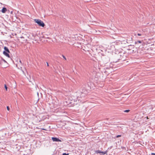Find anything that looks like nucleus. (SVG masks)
<instances>
[{
  "label": "nucleus",
  "mask_w": 155,
  "mask_h": 155,
  "mask_svg": "<svg viewBox=\"0 0 155 155\" xmlns=\"http://www.w3.org/2000/svg\"><path fill=\"white\" fill-rule=\"evenodd\" d=\"M34 21L37 23L40 26L44 27L45 26V24L43 22L39 19H35L34 20Z\"/></svg>",
  "instance_id": "obj_1"
},
{
  "label": "nucleus",
  "mask_w": 155,
  "mask_h": 155,
  "mask_svg": "<svg viewBox=\"0 0 155 155\" xmlns=\"http://www.w3.org/2000/svg\"><path fill=\"white\" fill-rule=\"evenodd\" d=\"M97 153H102L103 154H105L107 153L106 151L103 152L100 150H97L96 151Z\"/></svg>",
  "instance_id": "obj_4"
},
{
  "label": "nucleus",
  "mask_w": 155,
  "mask_h": 155,
  "mask_svg": "<svg viewBox=\"0 0 155 155\" xmlns=\"http://www.w3.org/2000/svg\"><path fill=\"white\" fill-rule=\"evenodd\" d=\"M151 154H152V155H155V153H151Z\"/></svg>",
  "instance_id": "obj_17"
},
{
  "label": "nucleus",
  "mask_w": 155,
  "mask_h": 155,
  "mask_svg": "<svg viewBox=\"0 0 155 155\" xmlns=\"http://www.w3.org/2000/svg\"><path fill=\"white\" fill-rule=\"evenodd\" d=\"M4 86H5V87L6 91H7V88H7V87L6 86V84H5Z\"/></svg>",
  "instance_id": "obj_9"
},
{
  "label": "nucleus",
  "mask_w": 155,
  "mask_h": 155,
  "mask_svg": "<svg viewBox=\"0 0 155 155\" xmlns=\"http://www.w3.org/2000/svg\"><path fill=\"white\" fill-rule=\"evenodd\" d=\"M8 53H8L7 52H6L5 51H4L3 52V54L5 56L8 58H9L10 57L9 54H8Z\"/></svg>",
  "instance_id": "obj_5"
},
{
  "label": "nucleus",
  "mask_w": 155,
  "mask_h": 155,
  "mask_svg": "<svg viewBox=\"0 0 155 155\" xmlns=\"http://www.w3.org/2000/svg\"><path fill=\"white\" fill-rule=\"evenodd\" d=\"M52 140L54 142H61V141L58 138L54 137H52L51 138Z\"/></svg>",
  "instance_id": "obj_3"
},
{
  "label": "nucleus",
  "mask_w": 155,
  "mask_h": 155,
  "mask_svg": "<svg viewBox=\"0 0 155 155\" xmlns=\"http://www.w3.org/2000/svg\"><path fill=\"white\" fill-rule=\"evenodd\" d=\"M100 50H101V51H102V52L103 51V50H102V49H100Z\"/></svg>",
  "instance_id": "obj_19"
},
{
  "label": "nucleus",
  "mask_w": 155,
  "mask_h": 155,
  "mask_svg": "<svg viewBox=\"0 0 155 155\" xmlns=\"http://www.w3.org/2000/svg\"><path fill=\"white\" fill-rule=\"evenodd\" d=\"M62 57L63 58L65 59V60H66V58H65V57L64 55H62Z\"/></svg>",
  "instance_id": "obj_11"
},
{
  "label": "nucleus",
  "mask_w": 155,
  "mask_h": 155,
  "mask_svg": "<svg viewBox=\"0 0 155 155\" xmlns=\"http://www.w3.org/2000/svg\"><path fill=\"white\" fill-rule=\"evenodd\" d=\"M121 137V135H118L116 136V137L117 138H118L119 137Z\"/></svg>",
  "instance_id": "obj_12"
},
{
  "label": "nucleus",
  "mask_w": 155,
  "mask_h": 155,
  "mask_svg": "<svg viewBox=\"0 0 155 155\" xmlns=\"http://www.w3.org/2000/svg\"><path fill=\"white\" fill-rule=\"evenodd\" d=\"M47 66H49V64H48V62H47Z\"/></svg>",
  "instance_id": "obj_16"
},
{
  "label": "nucleus",
  "mask_w": 155,
  "mask_h": 155,
  "mask_svg": "<svg viewBox=\"0 0 155 155\" xmlns=\"http://www.w3.org/2000/svg\"><path fill=\"white\" fill-rule=\"evenodd\" d=\"M141 43V42L140 41H137V42H136V43Z\"/></svg>",
  "instance_id": "obj_10"
},
{
  "label": "nucleus",
  "mask_w": 155,
  "mask_h": 155,
  "mask_svg": "<svg viewBox=\"0 0 155 155\" xmlns=\"http://www.w3.org/2000/svg\"><path fill=\"white\" fill-rule=\"evenodd\" d=\"M0 64L2 68H5L7 67V63L5 60L2 59L0 61Z\"/></svg>",
  "instance_id": "obj_2"
},
{
  "label": "nucleus",
  "mask_w": 155,
  "mask_h": 155,
  "mask_svg": "<svg viewBox=\"0 0 155 155\" xmlns=\"http://www.w3.org/2000/svg\"><path fill=\"white\" fill-rule=\"evenodd\" d=\"M7 109L8 110H9V107L8 106H7Z\"/></svg>",
  "instance_id": "obj_14"
},
{
  "label": "nucleus",
  "mask_w": 155,
  "mask_h": 155,
  "mask_svg": "<svg viewBox=\"0 0 155 155\" xmlns=\"http://www.w3.org/2000/svg\"><path fill=\"white\" fill-rule=\"evenodd\" d=\"M4 48L5 50V51L7 52L8 53L10 52V51H9L8 49V48L7 47H5Z\"/></svg>",
  "instance_id": "obj_7"
},
{
  "label": "nucleus",
  "mask_w": 155,
  "mask_h": 155,
  "mask_svg": "<svg viewBox=\"0 0 155 155\" xmlns=\"http://www.w3.org/2000/svg\"><path fill=\"white\" fill-rule=\"evenodd\" d=\"M68 153L66 154V153H63L62 155H68Z\"/></svg>",
  "instance_id": "obj_13"
},
{
  "label": "nucleus",
  "mask_w": 155,
  "mask_h": 155,
  "mask_svg": "<svg viewBox=\"0 0 155 155\" xmlns=\"http://www.w3.org/2000/svg\"><path fill=\"white\" fill-rule=\"evenodd\" d=\"M137 35H138V36H141V34H140L138 33V34H137Z\"/></svg>",
  "instance_id": "obj_15"
},
{
  "label": "nucleus",
  "mask_w": 155,
  "mask_h": 155,
  "mask_svg": "<svg viewBox=\"0 0 155 155\" xmlns=\"http://www.w3.org/2000/svg\"><path fill=\"white\" fill-rule=\"evenodd\" d=\"M19 62L21 63V60L19 61Z\"/></svg>",
  "instance_id": "obj_20"
},
{
  "label": "nucleus",
  "mask_w": 155,
  "mask_h": 155,
  "mask_svg": "<svg viewBox=\"0 0 155 155\" xmlns=\"http://www.w3.org/2000/svg\"><path fill=\"white\" fill-rule=\"evenodd\" d=\"M130 111V110H124V112L128 113V112H129Z\"/></svg>",
  "instance_id": "obj_8"
},
{
  "label": "nucleus",
  "mask_w": 155,
  "mask_h": 155,
  "mask_svg": "<svg viewBox=\"0 0 155 155\" xmlns=\"http://www.w3.org/2000/svg\"><path fill=\"white\" fill-rule=\"evenodd\" d=\"M42 129L43 130H46V129Z\"/></svg>",
  "instance_id": "obj_18"
},
{
  "label": "nucleus",
  "mask_w": 155,
  "mask_h": 155,
  "mask_svg": "<svg viewBox=\"0 0 155 155\" xmlns=\"http://www.w3.org/2000/svg\"><path fill=\"white\" fill-rule=\"evenodd\" d=\"M7 9L6 8L4 7L1 10V12L3 13H5L7 11Z\"/></svg>",
  "instance_id": "obj_6"
}]
</instances>
